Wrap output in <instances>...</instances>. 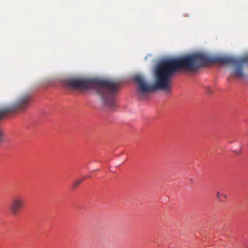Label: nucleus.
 Returning <instances> with one entry per match:
<instances>
[{
	"instance_id": "obj_1",
	"label": "nucleus",
	"mask_w": 248,
	"mask_h": 248,
	"mask_svg": "<svg viewBox=\"0 0 248 248\" xmlns=\"http://www.w3.org/2000/svg\"><path fill=\"white\" fill-rule=\"evenodd\" d=\"M214 62L232 66L231 76L241 78L244 77V66L248 63V57H211L205 53L196 52L180 57L165 59L160 62L155 68V80L152 85L147 84L143 77L140 75L135 76L134 80L138 83L139 91L141 93L156 90L170 91L171 90L170 80L175 73L181 70L196 71Z\"/></svg>"
},
{
	"instance_id": "obj_2",
	"label": "nucleus",
	"mask_w": 248,
	"mask_h": 248,
	"mask_svg": "<svg viewBox=\"0 0 248 248\" xmlns=\"http://www.w3.org/2000/svg\"><path fill=\"white\" fill-rule=\"evenodd\" d=\"M65 82L71 88L93 90L99 95L107 107L113 108L115 106V98L120 86V82L116 80L78 78H68Z\"/></svg>"
},
{
	"instance_id": "obj_3",
	"label": "nucleus",
	"mask_w": 248,
	"mask_h": 248,
	"mask_svg": "<svg viewBox=\"0 0 248 248\" xmlns=\"http://www.w3.org/2000/svg\"><path fill=\"white\" fill-rule=\"evenodd\" d=\"M31 95L27 93L21 96L13 104L0 108V120L4 118L10 113L16 111H22L27 109L31 101ZM3 133L0 130V143L3 142Z\"/></svg>"
},
{
	"instance_id": "obj_4",
	"label": "nucleus",
	"mask_w": 248,
	"mask_h": 248,
	"mask_svg": "<svg viewBox=\"0 0 248 248\" xmlns=\"http://www.w3.org/2000/svg\"><path fill=\"white\" fill-rule=\"evenodd\" d=\"M24 198L20 195L14 197L8 205V209L11 215L17 216L24 207Z\"/></svg>"
},
{
	"instance_id": "obj_5",
	"label": "nucleus",
	"mask_w": 248,
	"mask_h": 248,
	"mask_svg": "<svg viewBox=\"0 0 248 248\" xmlns=\"http://www.w3.org/2000/svg\"><path fill=\"white\" fill-rule=\"evenodd\" d=\"M216 195L217 200L221 203L224 202L227 198V195L219 190L217 191Z\"/></svg>"
},
{
	"instance_id": "obj_6",
	"label": "nucleus",
	"mask_w": 248,
	"mask_h": 248,
	"mask_svg": "<svg viewBox=\"0 0 248 248\" xmlns=\"http://www.w3.org/2000/svg\"><path fill=\"white\" fill-rule=\"evenodd\" d=\"M86 177L85 176L83 178H79V179H77L73 183V184L71 186V188L73 189H76L78 186L81 184L83 180L86 178Z\"/></svg>"
},
{
	"instance_id": "obj_7",
	"label": "nucleus",
	"mask_w": 248,
	"mask_h": 248,
	"mask_svg": "<svg viewBox=\"0 0 248 248\" xmlns=\"http://www.w3.org/2000/svg\"><path fill=\"white\" fill-rule=\"evenodd\" d=\"M208 92L209 93H211V91H210V88H208Z\"/></svg>"
}]
</instances>
